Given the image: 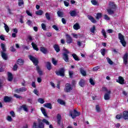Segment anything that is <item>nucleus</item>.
I'll return each mask as SVG.
<instances>
[{"label":"nucleus","instance_id":"bb28decb","mask_svg":"<svg viewBox=\"0 0 128 128\" xmlns=\"http://www.w3.org/2000/svg\"><path fill=\"white\" fill-rule=\"evenodd\" d=\"M31 44H32L34 50L36 52H38L39 49H38V46L36 45V44L34 42H32Z\"/></svg>","mask_w":128,"mask_h":128},{"label":"nucleus","instance_id":"6e6d98bb","mask_svg":"<svg viewBox=\"0 0 128 128\" xmlns=\"http://www.w3.org/2000/svg\"><path fill=\"white\" fill-rule=\"evenodd\" d=\"M10 51L12 52H14L16 50V48H14V46H12L10 47Z\"/></svg>","mask_w":128,"mask_h":128},{"label":"nucleus","instance_id":"ddd939ff","mask_svg":"<svg viewBox=\"0 0 128 128\" xmlns=\"http://www.w3.org/2000/svg\"><path fill=\"white\" fill-rule=\"evenodd\" d=\"M0 54L3 60H8V54L6 53V52H1Z\"/></svg>","mask_w":128,"mask_h":128},{"label":"nucleus","instance_id":"c9c22d12","mask_svg":"<svg viewBox=\"0 0 128 128\" xmlns=\"http://www.w3.org/2000/svg\"><path fill=\"white\" fill-rule=\"evenodd\" d=\"M102 13L98 12L96 14V20H100V18H102Z\"/></svg>","mask_w":128,"mask_h":128},{"label":"nucleus","instance_id":"0e129e2a","mask_svg":"<svg viewBox=\"0 0 128 128\" xmlns=\"http://www.w3.org/2000/svg\"><path fill=\"white\" fill-rule=\"evenodd\" d=\"M26 14H27L28 16H32V14L28 10H26Z\"/></svg>","mask_w":128,"mask_h":128},{"label":"nucleus","instance_id":"79ce46f5","mask_svg":"<svg viewBox=\"0 0 128 128\" xmlns=\"http://www.w3.org/2000/svg\"><path fill=\"white\" fill-rule=\"evenodd\" d=\"M23 4H24V0H18V6H22Z\"/></svg>","mask_w":128,"mask_h":128},{"label":"nucleus","instance_id":"864d4df0","mask_svg":"<svg viewBox=\"0 0 128 128\" xmlns=\"http://www.w3.org/2000/svg\"><path fill=\"white\" fill-rule=\"evenodd\" d=\"M90 84H92V86H94V84H96V83L94 81V80H92V78L90 79Z\"/></svg>","mask_w":128,"mask_h":128},{"label":"nucleus","instance_id":"39448f33","mask_svg":"<svg viewBox=\"0 0 128 128\" xmlns=\"http://www.w3.org/2000/svg\"><path fill=\"white\" fill-rule=\"evenodd\" d=\"M56 120L58 126H60V128H64V123L62 122V115L58 114L56 116Z\"/></svg>","mask_w":128,"mask_h":128},{"label":"nucleus","instance_id":"9b49d317","mask_svg":"<svg viewBox=\"0 0 128 128\" xmlns=\"http://www.w3.org/2000/svg\"><path fill=\"white\" fill-rule=\"evenodd\" d=\"M108 6L112 10H116V4L114 2H110L108 4Z\"/></svg>","mask_w":128,"mask_h":128},{"label":"nucleus","instance_id":"e2e57ef3","mask_svg":"<svg viewBox=\"0 0 128 128\" xmlns=\"http://www.w3.org/2000/svg\"><path fill=\"white\" fill-rule=\"evenodd\" d=\"M104 20H110V17H108V15L105 14L104 16Z\"/></svg>","mask_w":128,"mask_h":128},{"label":"nucleus","instance_id":"603ef678","mask_svg":"<svg viewBox=\"0 0 128 128\" xmlns=\"http://www.w3.org/2000/svg\"><path fill=\"white\" fill-rule=\"evenodd\" d=\"M18 65L16 64H14L13 66L12 70H14V72H16V70H18Z\"/></svg>","mask_w":128,"mask_h":128},{"label":"nucleus","instance_id":"2f4dec72","mask_svg":"<svg viewBox=\"0 0 128 128\" xmlns=\"http://www.w3.org/2000/svg\"><path fill=\"white\" fill-rule=\"evenodd\" d=\"M57 102L58 104H62V106L66 104V102H64V100H63L60 98L58 99Z\"/></svg>","mask_w":128,"mask_h":128},{"label":"nucleus","instance_id":"393cba45","mask_svg":"<svg viewBox=\"0 0 128 128\" xmlns=\"http://www.w3.org/2000/svg\"><path fill=\"white\" fill-rule=\"evenodd\" d=\"M24 61L22 58H19L17 60V64H19V66H24Z\"/></svg>","mask_w":128,"mask_h":128},{"label":"nucleus","instance_id":"7c9ffc66","mask_svg":"<svg viewBox=\"0 0 128 128\" xmlns=\"http://www.w3.org/2000/svg\"><path fill=\"white\" fill-rule=\"evenodd\" d=\"M73 28L74 30H80V24L78 23H76L74 25Z\"/></svg>","mask_w":128,"mask_h":128},{"label":"nucleus","instance_id":"473e14b6","mask_svg":"<svg viewBox=\"0 0 128 128\" xmlns=\"http://www.w3.org/2000/svg\"><path fill=\"white\" fill-rule=\"evenodd\" d=\"M4 30L6 32H10V27H8V24H6V23H4Z\"/></svg>","mask_w":128,"mask_h":128},{"label":"nucleus","instance_id":"4468645a","mask_svg":"<svg viewBox=\"0 0 128 128\" xmlns=\"http://www.w3.org/2000/svg\"><path fill=\"white\" fill-rule=\"evenodd\" d=\"M112 92L110 90H109L108 92V93H106L104 95V100H108L110 98V94Z\"/></svg>","mask_w":128,"mask_h":128},{"label":"nucleus","instance_id":"cd10ccee","mask_svg":"<svg viewBox=\"0 0 128 128\" xmlns=\"http://www.w3.org/2000/svg\"><path fill=\"white\" fill-rule=\"evenodd\" d=\"M57 14L59 18H64V12L60 11V10H58L57 12Z\"/></svg>","mask_w":128,"mask_h":128},{"label":"nucleus","instance_id":"aec40b11","mask_svg":"<svg viewBox=\"0 0 128 128\" xmlns=\"http://www.w3.org/2000/svg\"><path fill=\"white\" fill-rule=\"evenodd\" d=\"M88 20H90V22H93L94 24H96V19H94L92 16L88 15Z\"/></svg>","mask_w":128,"mask_h":128},{"label":"nucleus","instance_id":"f8f14e48","mask_svg":"<svg viewBox=\"0 0 128 128\" xmlns=\"http://www.w3.org/2000/svg\"><path fill=\"white\" fill-rule=\"evenodd\" d=\"M116 82L120 84H124V79L122 76H120L118 80H116Z\"/></svg>","mask_w":128,"mask_h":128},{"label":"nucleus","instance_id":"09e8293b","mask_svg":"<svg viewBox=\"0 0 128 128\" xmlns=\"http://www.w3.org/2000/svg\"><path fill=\"white\" fill-rule=\"evenodd\" d=\"M52 64H53L54 66H56V64H58V61H56L54 58H52Z\"/></svg>","mask_w":128,"mask_h":128},{"label":"nucleus","instance_id":"c03bdc74","mask_svg":"<svg viewBox=\"0 0 128 128\" xmlns=\"http://www.w3.org/2000/svg\"><path fill=\"white\" fill-rule=\"evenodd\" d=\"M100 52L102 56H106V48L101 49Z\"/></svg>","mask_w":128,"mask_h":128},{"label":"nucleus","instance_id":"e433bc0d","mask_svg":"<svg viewBox=\"0 0 128 128\" xmlns=\"http://www.w3.org/2000/svg\"><path fill=\"white\" fill-rule=\"evenodd\" d=\"M72 56L73 57L74 60H76L77 62H78V60H80L76 54H72Z\"/></svg>","mask_w":128,"mask_h":128},{"label":"nucleus","instance_id":"2eb2a0df","mask_svg":"<svg viewBox=\"0 0 128 128\" xmlns=\"http://www.w3.org/2000/svg\"><path fill=\"white\" fill-rule=\"evenodd\" d=\"M12 98L10 96H5L4 98V102H10Z\"/></svg>","mask_w":128,"mask_h":128},{"label":"nucleus","instance_id":"7ed1b4c3","mask_svg":"<svg viewBox=\"0 0 128 128\" xmlns=\"http://www.w3.org/2000/svg\"><path fill=\"white\" fill-rule=\"evenodd\" d=\"M69 114H70V116H72V118H76V116H80V112H78V110H76L74 109L73 110H70L69 112Z\"/></svg>","mask_w":128,"mask_h":128},{"label":"nucleus","instance_id":"f704fd0d","mask_svg":"<svg viewBox=\"0 0 128 128\" xmlns=\"http://www.w3.org/2000/svg\"><path fill=\"white\" fill-rule=\"evenodd\" d=\"M70 14L71 16H76V10H71Z\"/></svg>","mask_w":128,"mask_h":128},{"label":"nucleus","instance_id":"58836bf2","mask_svg":"<svg viewBox=\"0 0 128 128\" xmlns=\"http://www.w3.org/2000/svg\"><path fill=\"white\" fill-rule=\"evenodd\" d=\"M45 16L48 20H50V14L49 12H46L45 14Z\"/></svg>","mask_w":128,"mask_h":128},{"label":"nucleus","instance_id":"a211bd4d","mask_svg":"<svg viewBox=\"0 0 128 128\" xmlns=\"http://www.w3.org/2000/svg\"><path fill=\"white\" fill-rule=\"evenodd\" d=\"M14 80V76H12V74L10 72H8V82H12Z\"/></svg>","mask_w":128,"mask_h":128},{"label":"nucleus","instance_id":"052dcab7","mask_svg":"<svg viewBox=\"0 0 128 128\" xmlns=\"http://www.w3.org/2000/svg\"><path fill=\"white\" fill-rule=\"evenodd\" d=\"M10 116H12V118L16 117V114H14V111L10 112Z\"/></svg>","mask_w":128,"mask_h":128},{"label":"nucleus","instance_id":"f03ea898","mask_svg":"<svg viewBox=\"0 0 128 128\" xmlns=\"http://www.w3.org/2000/svg\"><path fill=\"white\" fill-rule=\"evenodd\" d=\"M28 58L34 64V66H36V70L38 72L39 76H42V71L40 70V66H38L39 62L38 59L32 55H30L28 56Z\"/></svg>","mask_w":128,"mask_h":128},{"label":"nucleus","instance_id":"412c9836","mask_svg":"<svg viewBox=\"0 0 128 128\" xmlns=\"http://www.w3.org/2000/svg\"><path fill=\"white\" fill-rule=\"evenodd\" d=\"M44 108H50V110H52V103H46L44 104Z\"/></svg>","mask_w":128,"mask_h":128},{"label":"nucleus","instance_id":"37998d69","mask_svg":"<svg viewBox=\"0 0 128 128\" xmlns=\"http://www.w3.org/2000/svg\"><path fill=\"white\" fill-rule=\"evenodd\" d=\"M96 110L97 112H100V105H96Z\"/></svg>","mask_w":128,"mask_h":128},{"label":"nucleus","instance_id":"de8ad7c7","mask_svg":"<svg viewBox=\"0 0 128 128\" xmlns=\"http://www.w3.org/2000/svg\"><path fill=\"white\" fill-rule=\"evenodd\" d=\"M68 74L70 78H72V76H74V71L70 70L68 71Z\"/></svg>","mask_w":128,"mask_h":128},{"label":"nucleus","instance_id":"6ab92c4d","mask_svg":"<svg viewBox=\"0 0 128 128\" xmlns=\"http://www.w3.org/2000/svg\"><path fill=\"white\" fill-rule=\"evenodd\" d=\"M20 110H23L24 112H28V106L26 104H22L20 106Z\"/></svg>","mask_w":128,"mask_h":128},{"label":"nucleus","instance_id":"3c124183","mask_svg":"<svg viewBox=\"0 0 128 128\" xmlns=\"http://www.w3.org/2000/svg\"><path fill=\"white\" fill-rule=\"evenodd\" d=\"M38 102L42 104H44V100L42 98H39L38 99Z\"/></svg>","mask_w":128,"mask_h":128},{"label":"nucleus","instance_id":"423d86ee","mask_svg":"<svg viewBox=\"0 0 128 128\" xmlns=\"http://www.w3.org/2000/svg\"><path fill=\"white\" fill-rule=\"evenodd\" d=\"M66 70H64V68H60L58 71H56L55 72L56 76H62L64 78V76L65 74L64 72Z\"/></svg>","mask_w":128,"mask_h":128},{"label":"nucleus","instance_id":"4c0bfd02","mask_svg":"<svg viewBox=\"0 0 128 128\" xmlns=\"http://www.w3.org/2000/svg\"><path fill=\"white\" fill-rule=\"evenodd\" d=\"M36 14L37 16H42V14H44V11L42 10H39L38 11H36Z\"/></svg>","mask_w":128,"mask_h":128},{"label":"nucleus","instance_id":"774afa93","mask_svg":"<svg viewBox=\"0 0 128 128\" xmlns=\"http://www.w3.org/2000/svg\"><path fill=\"white\" fill-rule=\"evenodd\" d=\"M64 3L65 6H70V2H68L64 1Z\"/></svg>","mask_w":128,"mask_h":128},{"label":"nucleus","instance_id":"13d9d810","mask_svg":"<svg viewBox=\"0 0 128 128\" xmlns=\"http://www.w3.org/2000/svg\"><path fill=\"white\" fill-rule=\"evenodd\" d=\"M6 120H8V122H12V118L10 116H7Z\"/></svg>","mask_w":128,"mask_h":128},{"label":"nucleus","instance_id":"8fccbe9b","mask_svg":"<svg viewBox=\"0 0 128 128\" xmlns=\"http://www.w3.org/2000/svg\"><path fill=\"white\" fill-rule=\"evenodd\" d=\"M14 98H19V100H22V96H19L18 94H14Z\"/></svg>","mask_w":128,"mask_h":128},{"label":"nucleus","instance_id":"5fc2aeb1","mask_svg":"<svg viewBox=\"0 0 128 128\" xmlns=\"http://www.w3.org/2000/svg\"><path fill=\"white\" fill-rule=\"evenodd\" d=\"M20 90L22 92H26L27 89L26 87L20 88Z\"/></svg>","mask_w":128,"mask_h":128},{"label":"nucleus","instance_id":"c756f323","mask_svg":"<svg viewBox=\"0 0 128 128\" xmlns=\"http://www.w3.org/2000/svg\"><path fill=\"white\" fill-rule=\"evenodd\" d=\"M101 33L102 34V36H103L104 38H108V36H106V30L102 29Z\"/></svg>","mask_w":128,"mask_h":128},{"label":"nucleus","instance_id":"f3484780","mask_svg":"<svg viewBox=\"0 0 128 128\" xmlns=\"http://www.w3.org/2000/svg\"><path fill=\"white\" fill-rule=\"evenodd\" d=\"M53 48L56 50V52H60V48L58 44H54Z\"/></svg>","mask_w":128,"mask_h":128},{"label":"nucleus","instance_id":"9d476101","mask_svg":"<svg viewBox=\"0 0 128 128\" xmlns=\"http://www.w3.org/2000/svg\"><path fill=\"white\" fill-rule=\"evenodd\" d=\"M128 54L126 53L123 56V62L125 66H128Z\"/></svg>","mask_w":128,"mask_h":128},{"label":"nucleus","instance_id":"338daca9","mask_svg":"<svg viewBox=\"0 0 128 128\" xmlns=\"http://www.w3.org/2000/svg\"><path fill=\"white\" fill-rule=\"evenodd\" d=\"M26 24H28V26H32V22L30 20H28Z\"/></svg>","mask_w":128,"mask_h":128},{"label":"nucleus","instance_id":"ea45409f","mask_svg":"<svg viewBox=\"0 0 128 128\" xmlns=\"http://www.w3.org/2000/svg\"><path fill=\"white\" fill-rule=\"evenodd\" d=\"M1 48L2 49V52H6V45L3 43L1 44Z\"/></svg>","mask_w":128,"mask_h":128},{"label":"nucleus","instance_id":"a878e982","mask_svg":"<svg viewBox=\"0 0 128 128\" xmlns=\"http://www.w3.org/2000/svg\"><path fill=\"white\" fill-rule=\"evenodd\" d=\"M85 82H86L84 81V80L81 79L78 82L79 86H82V88H84V86Z\"/></svg>","mask_w":128,"mask_h":128},{"label":"nucleus","instance_id":"5701e85b","mask_svg":"<svg viewBox=\"0 0 128 128\" xmlns=\"http://www.w3.org/2000/svg\"><path fill=\"white\" fill-rule=\"evenodd\" d=\"M123 118L124 120H128V111L125 110L123 112Z\"/></svg>","mask_w":128,"mask_h":128},{"label":"nucleus","instance_id":"0eeeda50","mask_svg":"<svg viewBox=\"0 0 128 128\" xmlns=\"http://www.w3.org/2000/svg\"><path fill=\"white\" fill-rule=\"evenodd\" d=\"M66 53L63 54L62 58L66 62H70V58H68V54H70V52L67 50H65Z\"/></svg>","mask_w":128,"mask_h":128},{"label":"nucleus","instance_id":"1a4fd4ad","mask_svg":"<svg viewBox=\"0 0 128 128\" xmlns=\"http://www.w3.org/2000/svg\"><path fill=\"white\" fill-rule=\"evenodd\" d=\"M74 40H72V38L70 36L68 35V34H66V42L68 44H70L72 43Z\"/></svg>","mask_w":128,"mask_h":128},{"label":"nucleus","instance_id":"72a5a7b5","mask_svg":"<svg viewBox=\"0 0 128 128\" xmlns=\"http://www.w3.org/2000/svg\"><path fill=\"white\" fill-rule=\"evenodd\" d=\"M107 12H108V14L112 15L114 14V11L111 8H110L107 10Z\"/></svg>","mask_w":128,"mask_h":128},{"label":"nucleus","instance_id":"a18cd8bd","mask_svg":"<svg viewBox=\"0 0 128 128\" xmlns=\"http://www.w3.org/2000/svg\"><path fill=\"white\" fill-rule=\"evenodd\" d=\"M106 60H107V62L109 64H111V65L114 64V62L110 58H107Z\"/></svg>","mask_w":128,"mask_h":128},{"label":"nucleus","instance_id":"b1692460","mask_svg":"<svg viewBox=\"0 0 128 128\" xmlns=\"http://www.w3.org/2000/svg\"><path fill=\"white\" fill-rule=\"evenodd\" d=\"M80 74H82V76H86V70H84V68H80Z\"/></svg>","mask_w":128,"mask_h":128},{"label":"nucleus","instance_id":"6e6552de","mask_svg":"<svg viewBox=\"0 0 128 128\" xmlns=\"http://www.w3.org/2000/svg\"><path fill=\"white\" fill-rule=\"evenodd\" d=\"M72 90V85L68 83H66L65 84V88L64 89V91L65 92H70V90Z\"/></svg>","mask_w":128,"mask_h":128},{"label":"nucleus","instance_id":"20e7f679","mask_svg":"<svg viewBox=\"0 0 128 128\" xmlns=\"http://www.w3.org/2000/svg\"><path fill=\"white\" fill-rule=\"evenodd\" d=\"M118 38L122 46H126V40H124V36L121 33H119L118 34Z\"/></svg>","mask_w":128,"mask_h":128},{"label":"nucleus","instance_id":"4be33fe9","mask_svg":"<svg viewBox=\"0 0 128 128\" xmlns=\"http://www.w3.org/2000/svg\"><path fill=\"white\" fill-rule=\"evenodd\" d=\"M40 110L42 112V114H44L46 118H48V114H46V109L44 108H40Z\"/></svg>","mask_w":128,"mask_h":128},{"label":"nucleus","instance_id":"c85d7f7f","mask_svg":"<svg viewBox=\"0 0 128 128\" xmlns=\"http://www.w3.org/2000/svg\"><path fill=\"white\" fill-rule=\"evenodd\" d=\"M46 68L48 70H52V64L50 62H46Z\"/></svg>","mask_w":128,"mask_h":128},{"label":"nucleus","instance_id":"49530a36","mask_svg":"<svg viewBox=\"0 0 128 128\" xmlns=\"http://www.w3.org/2000/svg\"><path fill=\"white\" fill-rule=\"evenodd\" d=\"M41 26H42L43 30H46V24L42 23L41 24Z\"/></svg>","mask_w":128,"mask_h":128},{"label":"nucleus","instance_id":"bf43d9fd","mask_svg":"<svg viewBox=\"0 0 128 128\" xmlns=\"http://www.w3.org/2000/svg\"><path fill=\"white\" fill-rule=\"evenodd\" d=\"M122 116V114H117L116 116V120H120Z\"/></svg>","mask_w":128,"mask_h":128},{"label":"nucleus","instance_id":"f257e3e1","mask_svg":"<svg viewBox=\"0 0 128 128\" xmlns=\"http://www.w3.org/2000/svg\"><path fill=\"white\" fill-rule=\"evenodd\" d=\"M38 124L36 122H34L32 128H44V124L46 126H50V122L46 119H43L42 120L38 118Z\"/></svg>","mask_w":128,"mask_h":128},{"label":"nucleus","instance_id":"69168bd1","mask_svg":"<svg viewBox=\"0 0 128 128\" xmlns=\"http://www.w3.org/2000/svg\"><path fill=\"white\" fill-rule=\"evenodd\" d=\"M52 28H54V30H58V27L57 26H56V25H53L52 26Z\"/></svg>","mask_w":128,"mask_h":128},{"label":"nucleus","instance_id":"4d7b16f0","mask_svg":"<svg viewBox=\"0 0 128 128\" xmlns=\"http://www.w3.org/2000/svg\"><path fill=\"white\" fill-rule=\"evenodd\" d=\"M91 2L94 6H96L98 4V2L96 0H91Z\"/></svg>","mask_w":128,"mask_h":128},{"label":"nucleus","instance_id":"a19ab883","mask_svg":"<svg viewBox=\"0 0 128 128\" xmlns=\"http://www.w3.org/2000/svg\"><path fill=\"white\" fill-rule=\"evenodd\" d=\"M96 26L94 25L92 28L90 29V32L92 34H94V32H96Z\"/></svg>","mask_w":128,"mask_h":128},{"label":"nucleus","instance_id":"dca6fc26","mask_svg":"<svg viewBox=\"0 0 128 128\" xmlns=\"http://www.w3.org/2000/svg\"><path fill=\"white\" fill-rule=\"evenodd\" d=\"M40 51L44 54H48V49L44 46L40 47Z\"/></svg>","mask_w":128,"mask_h":128},{"label":"nucleus","instance_id":"680f3d73","mask_svg":"<svg viewBox=\"0 0 128 128\" xmlns=\"http://www.w3.org/2000/svg\"><path fill=\"white\" fill-rule=\"evenodd\" d=\"M100 70V66H96L93 68V70L96 72V70Z\"/></svg>","mask_w":128,"mask_h":128}]
</instances>
